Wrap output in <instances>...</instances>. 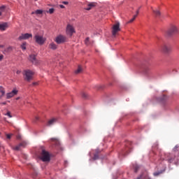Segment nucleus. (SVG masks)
Segmentation results:
<instances>
[{
    "mask_svg": "<svg viewBox=\"0 0 179 179\" xmlns=\"http://www.w3.org/2000/svg\"><path fill=\"white\" fill-rule=\"evenodd\" d=\"M41 160H42V162H50V160H51L50 153L45 151V150H42L41 154Z\"/></svg>",
    "mask_w": 179,
    "mask_h": 179,
    "instance_id": "obj_1",
    "label": "nucleus"
},
{
    "mask_svg": "<svg viewBox=\"0 0 179 179\" xmlns=\"http://www.w3.org/2000/svg\"><path fill=\"white\" fill-rule=\"evenodd\" d=\"M33 75H34V72L31 71V70L24 71V76H25L24 79L27 82H30L33 79Z\"/></svg>",
    "mask_w": 179,
    "mask_h": 179,
    "instance_id": "obj_2",
    "label": "nucleus"
},
{
    "mask_svg": "<svg viewBox=\"0 0 179 179\" xmlns=\"http://www.w3.org/2000/svg\"><path fill=\"white\" fill-rule=\"evenodd\" d=\"M76 33V31L75 30V27L73 25L67 24L66 28V34L67 36H69L70 37H72L73 36V34Z\"/></svg>",
    "mask_w": 179,
    "mask_h": 179,
    "instance_id": "obj_3",
    "label": "nucleus"
},
{
    "mask_svg": "<svg viewBox=\"0 0 179 179\" xmlns=\"http://www.w3.org/2000/svg\"><path fill=\"white\" fill-rule=\"evenodd\" d=\"M34 39H35L36 43L38 44L39 45H43V44L45 43V40H46L45 38H44L43 36L38 35V34L35 35Z\"/></svg>",
    "mask_w": 179,
    "mask_h": 179,
    "instance_id": "obj_4",
    "label": "nucleus"
},
{
    "mask_svg": "<svg viewBox=\"0 0 179 179\" xmlns=\"http://www.w3.org/2000/svg\"><path fill=\"white\" fill-rule=\"evenodd\" d=\"M168 163H171L173 164H179V158L178 157H176L174 155H169L167 159Z\"/></svg>",
    "mask_w": 179,
    "mask_h": 179,
    "instance_id": "obj_5",
    "label": "nucleus"
},
{
    "mask_svg": "<svg viewBox=\"0 0 179 179\" xmlns=\"http://www.w3.org/2000/svg\"><path fill=\"white\" fill-rule=\"evenodd\" d=\"M55 41L57 44H62L66 41V36L64 35H59L55 38Z\"/></svg>",
    "mask_w": 179,
    "mask_h": 179,
    "instance_id": "obj_6",
    "label": "nucleus"
},
{
    "mask_svg": "<svg viewBox=\"0 0 179 179\" xmlns=\"http://www.w3.org/2000/svg\"><path fill=\"white\" fill-rule=\"evenodd\" d=\"M121 29L120 28V22H117V24H114L113 27V30H112V34L113 36H115L117 35V33L118 31H120Z\"/></svg>",
    "mask_w": 179,
    "mask_h": 179,
    "instance_id": "obj_7",
    "label": "nucleus"
},
{
    "mask_svg": "<svg viewBox=\"0 0 179 179\" xmlns=\"http://www.w3.org/2000/svg\"><path fill=\"white\" fill-rule=\"evenodd\" d=\"M178 33V29L176 26H172L168 31L167 35L168 36H173V34H176Z\"/></svg>",
    "mask_w": 179,
    "mask_h": 179,
    "instance_id": "obj_8",
    "label": "nucleus"
},
{
    "mask_svg": "<svg viewBox=\"0 0 179 179\" xmlns=\"http://www.w3.org/2000/svg\"><path fill=\"white\" fill-rule=\"evenodd\" d=\"M33 34H22L19 37L18 40L22 41V40H29V38H32Z\"/></svg>",
    "mask_w": 179,
    "mask_h": 179,
    "instance_id": "obj_9",
    "label": "nucleus"
},
{
    "mask_svg": "<svg viewBox=\"0 0 179 179\" xmlns=\"http://www.w3.org/2000/svg\"><path fill=\"white\" fill-rule=\"evenodd\" d=\"M16 94H17V90L14 89L12 90V92L6 94V98L11 99V97H13V96H16Z\"/></svg>",
    "mask_w": 179,
    "mask_h": 179,
    "instance_id": "obj_10",
    "label": "nucleus"
},
{
    "mask_svg": "<svg viewBox=\"0 0 179 179\" xmlns=\"http://www.w3.org/2000/svg\"><path fill=\"white\" fill-rule=\"evenodd\" d=\"M57 122H58V118L57 117H53L52 119H50L48 123H47V126L48 127H52V125H54L55 124H57Z\"/></svg>",
    "mask_w": 179,
    "mask_h": 179,
    "instance_id": "obj_11",
    "label": "nucleus"
},
{
    "mask_svg": "<svg viewBox=\"0 0 179 179\" xmlns=\"http://www.w3.org/2000/svg\"><path fill=\"white\" fill-rule=\"evenodd\" d=\"M97 6V3L96 2H90L87 4V7L85 8V10H90L93 9V8H96Z\"/></svg>",
    "mask_w": 179,
    "mask_h": 179,
    "instance_id": "obj_12",
    "label": "nucleus"
},
{
    "mask_svg": "<svg viewBox=\"0 0 179 179\" xmlns=\"http://www.w3.org/2000/svg\"><path fill=\"white\" fill-rule=\"evenodd\" d=\"M26 145H27V143L26 142H22V143H20L18 145L13 148V149L14 150H20V148H25Z\"/></svg>",
    "mask_w": 179,
    "mask_h": 179,
    "instance_id": "obj_13",
    "label": "nucleus"
},
{
    "mask_svg": "<svg viewBox=\"0 0 179 179\" xmlns=\"http://www.w3.org/2000/svg\"><path fill=\"white\" fill-rule=\"evenodd\" d=\"M8 27V22L0 24V30H1V31H5V30H6Z\"/></svg>",
    "mask_w": 179,
    "mask_h": 179,
    "instance_id": "obj_14",
    "label": "nucleus"
},
{
    "mask_svg": "<svg viewBox=\"0 0 179 179\" xmlns=\"http://www.w3.org/2000/svg\"><path fill=\"white\" fill-rule=\"evenodd\" d=\"M29 60L31 61V62H32V64H37V59L36 58L35 55H29Z\"/></svg>",
    "mask_w": 179,
    "mask_h": 179,
    "instance_id": "obj_15",
    "label": "nucleus"
},
{
    "mask_svg": "<svg viewBox=\"0 0 179 179\" xmlns=\"http://www.w3.org/2000/svg\"><path fill=\"white\" fill-rule=\"evenodd\" d=\"M49 48L50 50H57V48H58V46L57 45V44H55V43L52 42L49 44Z\"/></svg>",
    "mask_w": 179,
    "mask_h": 179,
    "instance_id": "obj_16",
    "label": "nucleus"
},
{
    "mask_svg": "<svg viewBox=\"0 0 179 179\" xmlns=\"http://www.w3.org/2000/svg\"><path fill=\"white\" fill-rule=\"evenodd\" d=\"M44 10H36L35 11L31 13V15H43Z\"/></svg>",
    "mask_w": 179,
    "mask_h": 179,
    "instance_id": "obj_17",
    "label": "nucleus"
},
{
    "mask_svg": "<svg viewBox=\"0 0 179 179\" xmlns=\"http://www.w3.org/2000/svg\"><path fill=\"white\" fill-rule=\"evenodd\" d=\"M0 12L3 13H6V6H0Z\"/></svg>",
    "mask_w": 179,
    "mask_h": 179,
    "instance_id": "obj_18",
    "label": "nucleus"
},
{
    "mask_svg": "<svg viewBox=\"0 0 179 179\" xmlns=\"http://www.w3.org/2000/svg\"><path fill=\"white\" fill-rule=\"evenodd\" d=\"M83 71V69H82L81 66H78V68L77 70L75 71V73L78 75V73H82Z\"/></svg>",
    "mask_w": 179,
    "mask_h": 179,
    "instance_id": "obj_19",
    "label": "nucleus"
},
{
    "mask_svg": "<svg viewBox=\"0 0 179 179\" xmlns=\"http://www.w3.org/2000/svg\"><path fill=\"white\" fill-rule=\"evenodd\" d=\"M51 141H52V142L54 143L55 145H56V146H58V145H59V140L57 139V138H51Z\"/></svg>",
    "mask_w": 179,
    "mask_h": 179,
    "instance_id": "obj_20",
    "label": "nucleus"
},
{
    "mask_svg": "<svg viewBox=\"0 0 179 179\" xmlns=\"http://www.w3.org/2000/svg\"><path fill=\"white\" fill-rule=\"evenodd\" d=\"M162 51L164 52H169L170 51V48H169V47H167L166 45H164L163 48H162Z\"/></svg>",
    "mask_w": 179,
    "mask_h": 179,
    "instance_id": "obj_21",
    "label": "nucleus"
},
{
    "mask_svg": "<svg viewBox=\"0 0 179 179\" xmlns=\"http://www.w3.org/2000/svg\"><path fill=\"white\" fill-rule=\"evenodd\" d=\"M153 13L156 15V16H160L161 13L159 10H152Z\"/></svg>",
    "mask_w": 179,
    "mask_h": 179,
    "instance_id": "obj_22",
    "label": "nucleus"
},
{
    "mask_svg": "<svg viewBox=\"0 0 179 179\" xmlns=\"http://www.w3.org/2000/svg\"><path fill=\"white\" fill-rule=\"evenodd\" d=\"M55 10V9L52 8H50L49 10H48L46 12H47V13H50V15H52V13H54Z\"/></svg>",
    "mask_w": 179,
    "mask_h": 179,
    "instance_id": "obj_23",
    "label": "nucleus"
},
{
    "mask_svg": "<svg viewBox=\"0 0 179 179\" xmlns=\"http://www.w3.org/2000/svg\"><path fill=\"white\" fill-rule=\"evenodd\" d=\"M0 92H1V96H5V90L3 87H0Z\"/></svg>",
    "mask_w": 179,
    "mask_h": 179,
    "instance_id": "obj_24",
    "label": "nucleus"
},
{
    "mask_svg": "<svg viewBox=\"0 0 179 179\" xmlns=\"http://www.w3.org/2000/svg\"><path fill=\"white\" fill-rule=\"evenodd\" d=\"M21 48L23 51H24L26 50V42H24L22 45H21Z\"/></svg>",
    "mask_w": 179,
    "mask_h": 179,
    "instance_id": "obj_25",
    "label": "nucleus"
},
{
    "mask_svg": "<svg viewBox=\"0 0 179 179\" xmlns=\"http://www.w3.org/2000/svg\"><path fill=\"white\" fill-rule=\"evenodd\" d=\"M137 16H138V15H134V17L129 21V23H132V22H134V20H135V19H136Z\"/></svg>",
    "mask_w": 179,
    "mask_h": 179,
    "instance_id": "obj_26",
    "label": "nucleus"
},
{
    "mask_svg": "<svg viewBox=\"0 0 179 179\" xmlns=\"http://www.w3.org/2000/svg\"><path fill=\"white\" fill-rule=\"evenodd\" d=\"M85 44L86 45H90V39L89 38H86Z\"/></svg>",
    "mask_w": 179,
    "mask_h": 179,
    "instance_id": "obj_27",
    "label": "nucleus"
},
{
    "mask_svg": "<svg viewBox=\"0 0 179 179\" xmlns=\"http://www.w3.org/2000/svg\"><path fill=\"white\" fill-rule=\"evenodd\" d=\"M140 167H141V166H138V165L134 166V171H135V173H137V172H138V170H139Z\"/></svg>",
    "mask_w": 179,
    "mask_h": 179,
    "instance_id": "obj_28",
    "label": "nucleus"
},
{
    "mask_svg": "<svg viewBox=\"0 0 179 179\" xmlns=\"http://www.w3.org/2000/svg\"><path fill=\"white\" fill-rule=\"evenodd\" d=\"M159 174H162V171L155 172L153 173V176L155 177H157V176H159Z\"/></svg>",
    "mask_w": 179,
    "mask_h": 179,
    "instance_id": "obj_29",
    "label": "nucleus"
},
{
    "mask_svg": "<svg viewBox=\"0 0 179 179\" xmlns=\"http://www.w3.org/2000/svg\"><path fill=\"white\" fill-rule=\"evenodd\" d=\"M98 159H99V155L95 154V155H94L93 160H97Z\"/></svg>",
    "mask_w": 179,
    "mask_h": 179,
    "instance_id": "obj_30",
    "label": "nucleus"
},
{
    "mask_svg": "<svg viewBox=\"0 0 179 179\" xmlns=\"http://www.w3.org/2000/svg\"><path fill=\"white\" fill-rule=\"evenodd\" d=\"M12 134H6V138L7 139H10V138H12Z\"/></svg>",
    "mask_w": 179,
    "mask_h": 179,
    "instance_id": "obj_31",
    "label": "nucleus"
},
{
    "mask_svg": "<svg viewBox=\"0 0 179 179\" xmlns=\"http://www.w3.org/2000/svg\"><path fill=\"white\" fill-rule=\"evenodd\" d=\"M82 96H83V97L84 99H86V97H87V94L83 92V93L82 94Z\"/></svg>",
    "mask_w": 179,
    "mask_h": 179,
    "instance_id": "obj_32",
    "label": "nucleus"
},
{
    "mask_svg": "<svg viewBox=\"0 0 179 179\" xmlns=\"http://www.w3.org/2000/svg\"><path fill=\"white\" fill-rule=\"evenodd\" d=\"M5 115H8L9 118H12V116L10 115V112H7V113H6Z\"/></svg>",
    "mask_w": 179,
    "mask_h": 179,
    "instance_id": "obj_33",
    "label": "nucleus"
},
{
    "mask_svg": "<svg viewBox=\"0 0 179 179\" xmlns=\"http://www.w3.org/2000/svg\"><path fill=\"white\" fill-rule=\"evenodd\" d=\"M59 8H61V9H64L65 6H64V5H62V4H60V5H59Z\"/></svg>",
    "mask_w": 179,
    "mask_h": 179,
    "instance_id": "obj_34",
    "label": "nucleus"
},
{
    "mask_svg": "<svg viewBox=\"0 0 179 179\" xmlns=\"http://www.w3.org/2000/svg\"><path fill=\"white\" fill-rule=\"evenodd\" d=\"M177 149H178V145H176L173 148V151L176 152V150H177Z\"/></svg>",
    "mask_w": 179,
    "mask_h": 179,
    "instance_id": "obj_35",
    "label": "nucleus"
},
{
    "mask_svg": "<svg viewBox=\"0 0 179 179\" xmlns=\"http://www.w3.org/2000/svg\"><path fill=\"white\" fill-rule=\"evenodd\" d=\"M21 73H22V71H20V70H17V71H16L17 75H19V74H20Z\"/></svg>",
    "mask_w": 179,
    "mask_h": 179,
    "instance_id": "obj_36",
    "label": "nucleus"
},
{
    "mask_svg": "<svg viewBox=\"0 0 179 179\" xmlns=\"http://www.w3.org/2000/svg\"><path fill=\"white\" fill-rule=\"evenodd\" d=\"M62 3H64V5H68L69 3L68 1H62Z\"/></svg>",
    "mask_w": 179,
    "mask_h": 179,
    "instance_id": "obj_37",
    "label": "nucleus"
},
{
    "mask_svg": "<svg viewBox=\"0 0 179 179\" xmlns=\"http://www.w3.org/2000/svg\"><path fill=\"white\" fill-rule=\"evenodd\" d=\"M2 59H3V55H0V61H2Z\"/></svg>",
    "mask_w": 179,
    "mask_h": 179,
    "instance_id": "obj_38",
    "label": "nucleus"
},
{
    "mask_svg": "<svg viewBox=\"0 0 179 179\" xmlns=\"http://www.w3.org/2000/svg\"><path fill=\"white\" fill-rule=\"evenodd\" d=\"M35 120H36V121H38V120H40V117H38V116H36V117H35Z\"/></svg>",
    "mask_w": 179,
    "mask_h": 179,
    "instance_id": "obj_39",
    "label": "nucleus"
},
{
    "mask_svg": "<svg viewBox=\"0 0 179 179\" xmlns=\"http://www.w3.org/2000/svg\"><path fill=\"white\" fill-rule=\"evenodd\" d=\"M139 13V10H138L137 11H136V15H138Z\"/></svg>",
    "mask_w": 179,
    "mask_h": 179,
    "instance_id": "obj_40",
    "label": "nucleus"
},
{
    "mask_svg": "<svg viewBox=\"0 0 179 179\" xmlns=\"http://www.w3.org/2000/svg\"><path fill=\"white\" fill-rule=\"evenodd\" d=\"M2 104L5 106V104H6V102H3Z\"/></svg>",
    "mask_w": 179,
    "mask_h": 179,
    "instance_id": "obj_41",
    "label": "nucleus"
},
{
    "mask_svg": "<svg viewBox=\"0 0 179 179\" xmlns=\"http://www.w3.org/2000/svg\"><path fill=\"white\" fill-rule=\"evenodd\" d=\"M19 99H20V97H17L15 100H19Z\"/></svg>",
    "mask_w": 179,
    "mask_h": 179,
    "instance_id": "obj_42",
    "label": "nucleus"
},
{
    "mask_svg": "<svg viewBox=\"0 0 179 179\" xmlns=\"http://www.w3.org/2000/svg\"><path fill=\"white\" fill-rule=\"evenodd\" d=\"M17 138V139H20V136H18Z\"/></svg>",
    "mask_w": 179,
    "mask_h": 179,
    "instance_id": "obj_43",
    "label": "nucleus"
},
{
    "mask_svg": "<svg viewBox=\"0 0 179 179\" xmlns=\"http://www.w3.org/2000/svg\"><path fill=\"white\" fill-rule=\"evenodd\" d=\"M33 85H37V83H33Z\"/></svg>",
    "mask_w": 179,
    "mask_h": 179,
    "instance_id": "obj_44",
    "label": "nucleus"
},
{
    "mask_svg": "<svg viewBox=\"0 0 179 179\" xmlns=\"http://www.w3.org/2000/svg\"><path fill=\"white\" fill-rule=\"evenodd\" d=\"M2 15H3V14H2L1 12L0 11V16H2Z\"/></svg>",
    "mask_w": 179,
    "mask_h": 179,
    "instance_id": "obj_45",
    "label": "nucleus"
},
{
    "mask_svg": "<svg viewBox=\"0 0 179 179\" xmlns=\"http://www.w3.org/2000/svg\"><path fill=\"white\" fill-rule=\"evenodd\" d=\"M96 153H99V150H96Z\"/></svg>",
    "mask_w": 179,
    "mask_h": 179,
    "instance_id": "obj_46",
    "label": "nucleus"
},
{
    "mask_svg": "<svg viewBox=\"0 0 179 179\" xmlns=\"http://www.w3.org/2000/svg\"><path fill=\"white\" fill-rule=\"evenodd\" d=\"M89 155H90V156H92V153L90 152Z\"/></svg>",
    "mask_w": 179,
    "mask_h": 179,
    "instance_id": "obj_47",
    "label": "nucleus"
},
{
    "mask_svg": "<svg viewBox=\"0 0 179 179\" xmlns=\"http://www.w3.org/2000/svg\"><path fill=\"white\" fill-rule=\"evenodd\" d=\"M34 1H38V0H34Z\"/></svg>",
    "mask_w": 179,
    "mask_h": 179,
    "instance_id": "obj_48",
    "label": "nucleus"
}]
</instances>
